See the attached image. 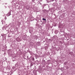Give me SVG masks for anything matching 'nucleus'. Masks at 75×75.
<instances>
[{"instance_id": "f257e3e1", "label": "nucleus", "mask_w": 75, "mask_h": 75, "mask_svg": "<svg viewBox=\"0 0 75 75\" xmlns=\"http://www.w3.org/2000/svg\"><path fill=\"white\" fill-rule=\"evenodd\" d=\"M7 16H10V13H8L7 14Z\"/></svg>"}, {"instance_id": "f03ea898", "label": "nucleus", "mask_w": 75, "mask_h": 75, "mask_svg": "<svg viewBox=\"0 0 75 75\" xmlns=\"http://www.w3.org/2000/svg\"><path fill=\"white\" fill-rule=\"evenodd\" d=\"M42 20H44V21H46V19H45L44 18H43Z\"/></svg>"}, {"instance_id": "7ed1b4c3", "label": "nucleus", "mask_w": 75, "mask_h": 75, "mask_svg": "<svg viewBox=\"0 0 75 75\" xmlns=\"http://www.w3.org/2000/svg\"><path fill=\"white\" fill-rule=\"evenodd\" d=\"M6 19H7V18H6V17H5V19L6 20Z\"/></svg>"}, {"instance_id": "20e7f679", "label": "nucleus", "mask_w": 75, "mask_h": 75, "mask_svg": "<svg viewBox=\"0 0 75 75\" xmlns=\"http://www.w3.org/2000/svg\"><path fill=\"white\" fill-rule=\"evenodd\" d=\"M33 61H34V59H33Z\"/></svg>"}, {"instance_id": "39448f33", "label": "nucleus", "mask_w": 75, "mask_h": 75, "mask_svg": "<svg viewBox=\"0 0 75 75\" xmlns=\"http://www.w3.org/2000/svg\"><path fill=\"white\" fill-rule=\"evenodd\" d=\"M68 67H67V69H68Z\"/></svg>"}]
</instances>
